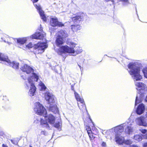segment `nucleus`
Returning a JSON list of instances; mask_svg holds the SVG:
<instances>
[{
    "instance_id": "79ce46f5",
    "label": "nucleus",
    "mask_w": 147,
    "mask_h": 147,
    "mask_svg": "<svg viewBox=\"0 0 147 147\" xmlns=\"http://www.w3.org/2000/svg\"><path fill=\"white\" fill-rule=\"evenodd\" d=\"M39 30L40 31H41L42 30V28H40V29Z\"/></svg>"
},
{
    "instance_id": "2eb2a0df",
    "label": "nucleus",
    "mask_w": 147,
    "mask_h": 147,
    "mask_svg": "<svg viewBox=\"0 0 147 147\" xmlns=\"http://www.w3.org/2000/svg\"><path fill=\"white\" fill-rule=\"evenodd\" d=\"M45 36V34L44 33H36L35 34L32 35V38L33 39H42Z\"/></svg>"
},
{
    "instance_id": "1a4fd4ad",
    "label": "nucleus",
    "mask_w": 147,
    "mask_h": 147,
    "mask_svg": "<svg viewBox=\"0 0 147 147\" xmlns=\"http://www.w3.org/2000/svg\"><path fill=\"white\" fill-rule=\"evenodd\" d=\"M45 98L49 104L53 103L55 102L54 96L48 92L45 93Z\"/></svg>"
},
{
    "instance_id": "7ed1b4c3",
    "label": "nucleus",
    "mask_w": 147,
    "mask_h": 147,
    "mask_svg": "<svg viewBox=\"0 0 147 147\" xmlns=\"http://www.w3.org/2000/svg\"><path fill=\"white\" fill-rule=\"evenodd\" d=\"M67 43L71 46V47L67 46H62L58 49L57 53L59 55L63 56V54L65 53L73 54L75 53V50L74 48L77 45V44L72 42H68Z\"/></svg>"
},
{
    "instance_id": "423d86ee",
    "label": "nucleus",
    "mask_w": 147,
    "mask_h": 147,
    "mask_svg": "<svg viewBox=\"0 0 147 147\" xmlns=\"http://www.w3.org/2000/svg\"><path fill=\"white\" fill-rule=\"evenodd\" d=\"M0 60L6 62V65L12 66L13 68L17 69L18 68L19 63L16 62H11L7 56L4 55L0 53Z\"/></svg>"
},
{
    "instance_id": "f8f14e48",
    "label": "nucleus",
    "mask_w": 147,
    "mask_h": 147,
    "mask_svg": "<svg viewBox=\"0 0 147 147\" xmlns=\"http://www.w3.org/2000/svg\"><path fill=\"white\" fill-rule=\"evenodd\" d=\"M86 17V14L82 13L80 16H76L75 17L71 18L72 20L74 22L78 23L79 22L83 20Z\"/></svg>"
},
{
    "instance_id": "a19ab883",
    "label": "nucleus",
    "mask_w": 147,
    "mask_h": 147,
    "mask_svg": "<svg viewBox=\"0 0 147 147\" xmlns=\"http://www.w3.org/2000/svg\"><path fill=\"white\" fill-rule=\"evenodd\" d=\"M2 147H8L7 145L4 144H3L2 145Z\"/></svg>"
},
{
    "instance_id": "412c9836",
    "label": "nucleus",
    "mask_w": 147,
    "mask_h": 147,
    "mask_svg": "<svg viewBox=\"0 0 147 147\" xmlns=\"http://www.w3.org/2000/svg\"><path fill=\"white\" fill-rule=\"evenodd\" d=\"M27 39V38L24 37L18 38L17 39V40L18 43L21 45H23L25 43Z\"/></svg>"
},
{
    "instance_id": "c03bdc74",
    "label": "nucleus",
    "mask_w": 147,
    "mask_h": 147,
    "mask_svg": "<svg viewBox=\"0 0 147 147\" xmlns=\"http://www.w3.org/2000/svg\"><path fill=\"white\" fill-rule=\"evenodd\" d=\"M79 66V67L80 68V69H81V67L80 65H78Z\"/></svg>"
},
{
    "instance_id": "9d476101",
    "label": "nucleus",
    "mask_w": 147,
    "mask_h": 147,
    "mask_svg": "<svg viewBox=\"0 0 147 147\" xmlns=\"http://www.w3.org/2000/svg\"><path fill=\"white\" fill-rule=\"evenodd\" d=\"M132 122H126L125 123V127L126 126L125 129V132L128 134H130L134 131V129L131 126L132 125Z\"/></svg>"
},
{
    "instance_id": "5701e85b",
    "label": "nucleus",
    "mask_w": 147,
    "mask_h": 147,
    "mask_svg": "<svg viewBox=\"0 0 147 147\" xmlns=\"http://www.w3.org/2000/svg\"><path fill=\"white\" fill-rule=\"evenodd\" d=\"M49 110L55 113H57L58 112V109L56 105L50 106L49 107Z\"/></svg>"
},
{
    "instance_id": "473e14b6",
    "label": "nucleus",
    "mask_w": 147,
    "mask_h": 147,
    "mask_svg": "<svg viewBox=\"0 0 147 147\" xmlns=\"http://www.w3.org/2000/svg\"><path fill=\"white\" fill-rule=\"evenodd\" d=\"M91 133H92V131H90V132L88 131V134L90 138L91 139H92L93 138V136H92V135Z\"/></svg>"
},
{
    "instance_id": "a18cd8bd",
    "label": "nucleus",
    "mask_w": 147,
    "mask_h": 147,
    "mask_svg": "<svg viewBox=\"0 0 147 147\" xmlns=\"http://www.w3.org/2000/svg\"><path fill=\"white\" fill-rule=\"evenodd\" d=\"M11 141L13 143V140H11Z\"/></svg>"
},
{
    "instance_id": "ea45409f",
    "label": "nucleus",
    "mask_w": 147,
    "mask_h": 147,
    "mask_svg": "<svg viewBox=\"0 0 147 147\" xmlns=\"http://www.w3.org/2000/svg\"><path fill=\"white\" fill-rule=\"evenodd\" d=\"M31 1H32V2L34 3V2H37L38 0H31Z\"/></svg>"
},
{
    "instance_id": "f257e3e1",
    "label": "nucleus",
    "mask_w": 147,
    "mask_h": 147,
    "mask_svg": "<svg viewBox=\"0 0 147 147\" xmlns=\"http://www.w3.org/2000/svg\"><path fill=\"white\" fill-rule=\"evenodd\" d=\"M128 71L131 76L134 79L136 86L140 90V93L137 94L136 97L135 105L141 102L144 94L147 92V87L144 83L141 82H138L137 81L141 80L142 77L140 74V67L137 63H131L128 65Z\"/></svg>"
},
{
    "instance_id": "0eeeda50",
    "label": "nucleus",
    "mask_w": 147,
    "mask_h": 147,
    "mask_svg": "<svg viewBox=\"0 0 147 147\" xmlns=\"http://www.w3.org/2000/svg\"><path fill=\"white\" fill-rule=\"evenodd\" d=\"M47 47V46L46 43L38 42L34 45L35 52L36 54L42 53L44 51L45 49Z\"/></svg>"
},
{
    "instance_id": "e433bc0d",
    "label": "nucleus",
    "mask_w": 147,
    "mask_h": 147,
    "mask_svg": "<svg viewBox=\"0 0 147 147\" xmlns=\"http://www.w3.org/2000/svg\"><path fill=\"white\" fill-rule=\"evenodd\" d=\"M45 133L43 131H42L40 133V134L41 135H45Z\"/></svg>"
},
{
    "instance_id": "58836bf2",
    "label": "nucleus",
    "mask_w": 147,
    "mask_h": 147,
    "mask_svg": "<svg viewBox=\"0 0 147 147\" xmlns=\"http://www.w3.org/2000/svg\"><path fill=\"white\" fill-rule=\"evenodd\" d=\"M144 139H147V134L144 136Z\"/></svg>"
},
{
    "instance_id": "bb28decb",
    "label": "nucleus",
    "mask_w": 147,
    "mask_h": 147,
    "mask_svg": "<svg viewBox=\"0 0 147 147\" xmlns=\"http://www.w3.org/2000/svg\"><path fill=\"white\" fill-rule=\"evenodd\" d=\"M33 46V45L31 43H30L28 44L25 46H23L22 47H19L23 49H29L32 48Z\"/></svg>"
},
{
    "instance_id": "f03ea898",
    "label": "nucleus",
    "mask_w": 147,
    "mask_h": 147,
    "mask_svg": "<svg viewBox=\"0 0 147 147\" xmlns=\"http://www.w3.org/2000/svg\"><path fill=\"white\" fill-rule=\"evenodd\" d=\"M21 69L26 73V74L24 75L22 74L21 76L24 79L27 78L25 82V87L28 89L30 88L28 94L30 96H34L36 90L34 83L35 82L37 81L39 78L38 76L34 72V69L31 67L26 64L22 65Z\"/></svg>"
},
{
    "instance_id": "cd10ccee",
    "label": "nucleus",
    "mask_w": 147,
    "mask_h": 147,
    "mask_svg": "<svg viewBox=\"0 0 147 147\" xmlns=\"http://www.w3.org/2000/svg\"><path fill=\"white\" fill-rule=\"evenodd\" d=\"M74 49L75 53L76 54H78L81 53L82 51V50L81 49H80L79 47H76Z\"/></svg>"
},
{
    "instance_id": "20e7f679",
    "label": "nucleus",
    "mask_w": 147,
    "mask_h": 147,
    "mask_svg": "<svg viewBox=\"0 0 147 147\" xmlns=\"http://www.w3.org/2000/svg\"><path fill=\"white\" fill-rule=\"evenodd\" d=\"M44 117L40 118V124L42 127H45L48 129H50V127L48 123L50 124L53 125L55 122V117L51 114H49L45 116H44Z\"/></svg>"
},
{
    "instance_id": "2f4dec72",
    "label": "nucleus",
    "mask_w": 147,
    "mask_h": 147,
    "mask_svg": "<svg viewBox=\"0 0 147 147\" xmlns=\"http://www.w3.org/2000/svg\"><path fill=\"white\" fill-rule=\"evenodd\" d=\"M139 130L143 134H145L147 132V130L146 129H143L142 128L140 129Z\"/></svg>"
},
{
    "instance_id": "a211bd4d",
    "label": "nucleus",
    "mask_w": 147,
    "mask_h": 147,
    "mask_svg": "<svg viewBox=\"0 0 147 147\" xmlns=\"http://www.w3.org/2000/svg\"><path fill=\"white\" fill-rule=\"evenodd\" d=\"M57 36L62 38L64 39L66 37H67L68 36L66 31L63 30H61L59 31L57 33Z\"/></svg>"
},
{
    "instance_id": "49530a36",
    "label": "nucleus",
    "mask_w": 147,
    "mask_h": 147,
    "mask_svg": "<svg viewBox=\"0 0 147 147\" xmlns=\"http://www.w3.org/2000/svg\"><path fill=\"white\" fill-rule=\"evenodd\" d=\"M39 119H40L38 118V121H39Z\"/></svg>"
},
{
    "instance_id": "c85d7f7f",
    "label": "nucleus",
    "mask_w": 147,
    "mask_h": 147,
    "mask_svg": "<svg viewBox=\"0 0 147 147\" xmlns=\"http://www.w3.org/2000/svg\"><path fill=\"white\" fill-rule=\"evenodd\" d=\"M61 123L59 122L57 123H56L55 124H53V125L55 127L57 128L59 130H60L61 128Z\"/></svg>"
},
{
    "instance_id": "f3484780",
    "label": "nucleus",
    "mask_w": 147,
    "mask_h": 147,
    "mask_svg": "<svg viewBox=\"0 0 147 147\" xmlns=\"http://www.w3.org/2000/svg\"><path fill=\"white\" fill-rule=\"evenodd\" d=\"M144 109V105L143 104H141L139 105L137 108L136 112L138 114L140 115L143 113Z\"/></svg>"
},
{
    "instance_id": "9b49d317",
    "label": "nucleus",
    "mask_w": 147,
    "mask_h": 147,
    "mask_svg": "<svg viewBox=\"0 0 147 147\" xmlns=\"http://www.w3.org/2000/svg\"><path fill=\"white\" fill-rule=\"evenodd\" d=\"M50 24L53 27H55L57 26L59 27H62L64 25L61 22H59L56 18H52L51 19Z\"/></svg>"
},
{
    "instance_id": "6ab92c4d",
    "label": "nucleus",
    "mask_w": 147,
    "mask_h": 147,
    "mask_svg": "<svg viewBox=\"0 0 147 147\" xmlns=\"http://www.w3.org/2000/svg\"><path fill=\"white\" fill-rule=\"evenodd\" d=\"M64 42V39L57 36L55 40L56 45L57 46H60Z\"/></svg>"
},
{
    "instance_id": "b1692460",
    "label": "nucleus",
    "mask_w": 147,
    "mask_h": 147,
    "mask_svg": "<svg viewBox=\"0 0 147 147\" xmlns=\"http://www.w3.org/2000/svg\"><path fill=\"white\" fill-rule=\"evenodd\" d=\"M134 139L136 142H139L142 140V137L141 136L138 135H135L134 136Z\"/></svg>"
},
{
    "instance_id": "de8ad7c7",
    "label": "nucleus",
    "mask_w": 147,
    "mask_h": 147,
    "mask_svg": "<svg viewBox=\"0 0 147 147\" xmlns=\"http://www.w3.org/2000/svg\"><path fill=\"white\" fill-rule=\"evenodd\" d=\"M29 147H32V146H29Z\"/></svg>"
},
{
    "instance_id": "c756f323",
    "label": "nucleus",
    "mask_w": 147,
    "mask_h": 147,
    "mask_svg": "<svg viewBox=\"0 0 147 147\" xmlns=\"http://www.w3.org/2000/svg\"><path fill=\"white\" fill-rule=\"evenodd\" d=\"M132 143V141L130 140H125V139H124V142H123V144L130 145Z\"/></svg>"
},
{
    "instance_id": "f704fd0d",
    "label": "nucleus",
    "mask_w": 147,
    "mask_h": 147,
    "mask_svg": "<svg viewBox=\"0 0 147 147\" xmlns=\"http://www.w3.org/2000/svg\"><path fill=\"white\" fill-rule=\"evenodd\" d=\"M102 147H106V144L105 142H103L102 144Z\"/></svg>"
},
{
    "instance_id": "ddd939ff",
    "label": "nucleus",
    "mask_w": 147,
    "mask_h": 147,
    "mask_svg": "<svg viewBox=\"0 0 147 147\" xmlns=\"http://www.w3.org/2000/svg\"><path fill=\"white\" fill-rule=\"evenodd\" d=\"M36 9L38 10V12L39 13L41 18L44 21H46V18L45 16L44 12L42 10L41 8L39 5H37L36 4H34Z\"/></svg>"
},
{
    "instance_id": "39448f33",
    "label": "nucleus",
    "mask_w": 147,
    "mask_h": 147,
    "mask_svg": "<svg viewBox=\"0 0 147 147\" xmlns=\"http://www.w3.org/2000/svg\"><path fill=\"white\" fill-rule=\"evenodd\" d=\"M34 110L37 114L45 116L47 112L44 106L38 102L35 103Z\"/></svg>"
},
{
    "instance_id": "aec40b11",
    "label": "nucleus",
    "mask_w": 147,
    "mask_h": 147,
    "mask_svg": "<svg viewBox=\"0 0 147 147\" xmlns=\"http://www.w3.org/2000/svg\"><path fill=\"white\" fill-rule=\"evenodd\" d=\"M71 86L72 90L74 92V95L77 100L78 101L80 102H84V100L82 98H81L79 94H78V93L76 92L74 90L73 87L72 86V85Z\"/></svg>"
},
{
    "instance_id": "37998d69",
    "label": "nucleus",
    "mask_w": 147,
    "mask_h": 147,
    "mask_svg": "<svg viewBox=\"0 0 147 147\" xmlns=\"http://www.w3.org/2000/svg\"><path fill=\"white\" fill-rule=\"evenodd\" d=\"M145 100L146 102H147V95L146 96V98Z\"/></svg>"
},
{
    "instance_id": "4be33fe9",
    "label": "nucleus",
    "mask_w": 147,
    "mask_h": 147,
    "mask_svg": "<svg viewBox=\"0 0 147 147\" xmlns=\"http://www.w3.org/2000/svg\"><path fill=\"white\" fill-rule=\"evenodd\" d=\"M78 106L79 109L83 111H84L85 110L87 111L86 107L84 103V102H80V103H78Z\"/></svg>"
},
{
    "instance_id": "7c9ffc66",
    "label": "nucleus",
    "mask_w": 147,
    "mask_h": 147,
    "mask_svg": "<svg viewBox=\"0 0 147 147\" xmlns=\"http://www.w3.org/2000/svg\"><path fill=\"white\" fill-rule=\"evenodd\" d=\"M142 71L144 77L147 78V68L143 69Z\"/></svg>"
},
{
    "instance_id": "a878e982",
    "label": "nucleus",
    "mask_w": 147,
    "mask_h": 147,
    "mask_svg": "<svg viewBox=\"0 0 147 147\" xmlns=\"http://www.w3.org/2000/svg\"><path fill=\"white\" fill-rule=\"evenodd\" d=\"M38 85L39 86V88L41 90H44L46 89V87L44 84L41 81L39 82Z\"/></svg>"
},
{
    "instance_id": "dca6fc26",
    "label": "nucleus",
    "mask_w": 147,
    "mask_h": 147,
    "mask_svg": "<svg viewBox=\"0 0 147 147\" xmlns=\"http://www.w3.org/2000/svg\"><path fill=\"white\" fill-rule=\"evenodd\" d=\"M124 127H125V123L116 127L114 128L115 132L118 134H119V133H121L123 132V131Z\"/></svg>"
},
{
    "instance_id": "393cba45",
    "label": "nucleus",
    "mask_w": 147,
    "mask_h": 147,
    "mask_svg": "<svg viewBox=\"0 0 147 147\" xmlns=\"http://www.w3.org/2000/svg\"><path fill=\"white\" fill-rule=\"evenodd\" d=\"M71 28L74 31H76L80 30V26L79 25H72L71 26Z\"/></svg>"
},
{
    "instance_id": "72a5a7b5",
    "label": "nucleus",
    "mask_w": 147,
    "mask_h": 147,
    "mask_svg": "<svg viewBox=\"0 0 147 147\" xmlns=\"http://www.w3.org/2000/svg\"><path fill=\"white\" fill-rule=\"evenodd\" d=\"M86 129L88 133V131L90 132V131H91L90 128L89 126H87L86 127Z\"/></svg>"
},
{
    "instance_id": "6e6552de",
    "label": "nucleus",
    "mask_w": 147,
    "mask_h": 147,
    "mask_svg": "<svg viewBox=\"0 0 147 147\" xmlns=\"http://www.w3.org/2000/svg\"><path fill=\"white\" fill-rule=\"evenodd\" d=\"M145 117H141L137 118L135 121L138 125L144 126H147V112Z\"/></svg>"
},
{
    "instance_id": "c9c22d12",
    "label": "nucleus",
    "mask_w": 147,
    "mask_h": 147,
    "mask_svg": "<svg viewBox=\"0 0 147 147\" xmlns=\"http://www.w3.org/2000/svg\"><path fill=\"white\" fill-rule=\"evenodd\" d=\"M129 147H139L137 145H136L135 144H134V145H130L129 146Z\"/></svg>"
},
{
    "instance_id": "4c0bfd02",
    "label": "nucleus",
    "mask_w": 147,
    "mask_h": 147,
    "mask_svg": "<svg viewBox=\"0 0 147 147\" xmlns=\"http://www.w3.org/2000/svg\"><path fill=\"white\" fill-rule=\"evenodd\" d=\"M143 147H147V142L145 143L143 145Z\"/></svg>"
},
{
    "instance_id": "4468645a",
    "label": "nucleus",
    "mask_w": 147,
    "mask_h": 147,
    "mask_svg": "<svg viewBox=\"0 0 147 147\" xmlns=\"http://www.w3.org/2000/svg\"><path fill=\"white\" fill-rule=\"evenodd\" d=\"M124 138L121 136L119 134H117L115 135V141L116 142L119 144H123V142Z\"/></svg>"
}]
</instances>
